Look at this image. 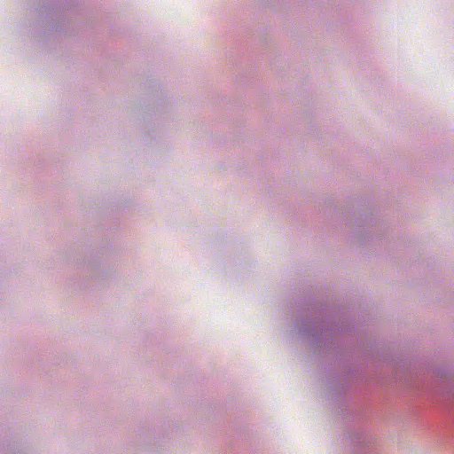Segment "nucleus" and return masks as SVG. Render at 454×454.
I'll return each mask as SVG.
<instances>
[{
    "label": "nucleus",
    "instance_id": "nucleus-1",
    "mask_svg": "<svg viewBox=\"0 0 454 454\" xmlns=\"http://www.w3.org/2000/svg\"><path fill=\"white\" fill-rule=\"evenodd\" d=\"M451 395L454 396V392Z\"/></svg>",
    "mask_w": 454,
    "mask_h": 454
}]
</instances>
